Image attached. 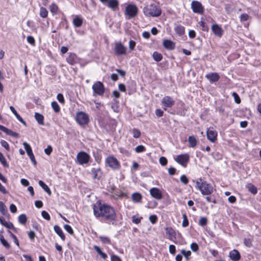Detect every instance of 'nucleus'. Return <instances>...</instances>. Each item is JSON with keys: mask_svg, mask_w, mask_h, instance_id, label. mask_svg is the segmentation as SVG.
Returning a JSON list of instances; mask_svg holds the SVG:
<instances>
[{"mask_svg": "<svg viewBox=\"0 0 261 261\" xmlns=\"http://www.w3.org/2000/svg\"><path fill=\"white\" fill-rule=\"evenodd\" d=\"M93 213L96 217H101L106 223L114 224L117 215L113 207L100 202H97L93 205Z\"/></svg>", "mask_w": 261, "mask_h": 261, "instance_id": "nucleus-1", "label": "nucleus"}, {"mask_svg": "<svg viewBox=\"0 0 261 261\" xmlns=\"http://www.w3.org/2000/svg\"><path fill=\"white\" fill-rule=\"evenodd\" d=\"M195 188L198 189L203 195H211L213 192L214 190L211 184L202 180L201 178H198L196 180Z\"/></svg>", "mask_w": 261, "mask_h": 261, "instance_id": "nucleus-2", "label": "nucleus"}, {"mask_svg": "<svg viewBox=\"0 0 261 261\" xmlns=\"http://www.w3.org/2000/svg\"><path fill=\"white\" fill-rule=\"evenodd\" d=\"M143 12L146 17H155L161 15V9L155 4H150L144 7Z\"/></svg>", "mask_w": 261, "mask_h": 261, "instance_id": "nucleus-3", "label": "nucleus"}, {"mask_svg": "<svg viewBox=\"0 0 261 261\" xmlns=\"http://www.w3.org/2000/svg\"><path fill=\"white\" fill-rule=\"evenodd\" d=\"M138 9L135 5H128L125 9L124 14L126 19L135 17L138 14Z\"/></svg>", "mask_w": 261, "mask_h": 261, "instance_id": "nucleus-4", "label": "nucleus"}, {"mask_svg": "<svg viewBox=\"0 0 261 261\" xmlns=\"http://www.w3.org/2000/svg\"><path fill=\"white\" fill-rule=\"evenodd\" d=\"M75 120L80 125H85L88 123L89 117L85 113L79 112L76 115Z\"/></svg>", "mask_w": 261, "mask_h": 261, "instance_id": "nucleus-5", "label": "nucleus"}, {"mask_svg": "<svg viewBox=\"0 0 261 261\" xmlns=\"http://www.w3.org/2000/svg\"><path fill=\"white\" fill-rule=\"evenodd\" d=\"M106 163L113 170H117L120 166L119 161L113 156H108L106 160Z\"/></svg>", "mask_w": 261, "mask_h": 261, "instance_id": "nucleus-6", "label": "nucleus"}, {"mask_svg": "<svg viewBox=\"0 0 261 261\" xmlns=\"http://www.w3.org/2000/svg\"><path fill=\"white\" fill-rule=\"evenodd\" d=\"M114 52L116 55L121 56L125 55L126 54L127 48L124 46L121 42H116L115 44L114 48Z\"/></svg>", "mask_w": 261, "mask_h": 261, "instance_id": "nucleus-7", "label": "nucleus"}, {"mask_svg": "<svg viewBox=\"0 0 261 261\" xmlns=\"http://www.w3.org/2000/svg\"><path fill=\"white\" fill-rule=\"evenodd\" d=\"M94 94L101 96L105 92V88L103 84L99 82H96L92 86Z\"/></svg>", "mask_w": 261, "mask_h": 261, "instance_id": "nucleus-8", "label": "nucleus"}, {"mask_svg": "<svg viewBox=\"0 0 261 261\" xmlns=\"http://www.w3.org/2000/svg\"><path fill=\"white\" fill-rule=\"evenodd\" d=\"M76 158L79 163L83 165L89 162L90 156L86 152L81 151L77 154Z\"/></svg>", "mask_w": 261, "mask_h": 261, "instance_id": "nucleus-9", "label": "nucleus"}, {"mask_svg": "<svg viewBox=\"0 0 261 261\" xmlns=\"http://www.w3.org/2000/svg\"><path fill=\"white\" fill-rule=\"evenodd\" d=\"M175 160L178 164L186 167L189 161V155L188 154H181L177 155Z\"/></svg>", "mask_w": 261, "mask_h": 261, "instance_id": "nucleus-10", "label": "nucleus"}, {"mask_svg": "<svg viewBox=\"0 0 261 261\" xmlns=\"http://www.w3.org/2000/svg\"><path fill=\"white\" fill-rule=\"evenodd\" d=\"M191 8L194 13L202 14L204 12V8L202 4L196 1H193L191 3Z\"/></svg>", "mask_w": 261, "mask_h": 261, "instance_id": "nucleus-11", "label": "nucleus"}, {"mask_svg": "<svg viewBox=\"0 0 261 261\" xmlns=\"http://www.w3.org/2000/svg\"><path fill=\"white\" fill-rule=\"evenodd\" d=\"M161 102L164 107V110H166L167 108L172 107L175 103L173 98L169 96H166L163 98Z\"/></svg>", "mask_w": 261, "mask_h": 261, "instance_id": "nucleus-12", "label": "nucleus"}, {"mask_svg": "<svg viewBox=\"0 0 261 261\" xmlns=\"http://www.w3.org/2000/svg\"><path fill=\"white\" fill-rule=\"evenodd\" d=\"M207 138L211 142L214 143L217 140V132L213 128H209L206 131Z\"/></svg>", "mask_w": 261, "mask_h": 261, "instance_id": "nucleus-13", "label": "nucleus"}, {"mask_svg": "<svg viewBox=\"0 0 261 261\" xmlns=\"http://www.w3.org/2000/svg\"><path fill=\"white\" fill-rule=\"evenodd\" d=\"M150 195L156 199L162 198V193L160 189L157 188H152L150 190Z\"/></svg>", "mask_w": 261, "mask_h": 261, "instance_id": "nucleus-14", "label": "nucleus"}, {"mask_svg": "<svg viewBox=\"0 0 261 261\" xmlns=\"http://www.w3.org/2000/svg\"><path fill=\"white\" fill-rule=\"evenodd\" d=\"M212 30L216 36L219 38L222 37L223 33V31L218 24H213L212 26Z\"/></svg>", "mask_w": 261, "mask_h": 261, "instance_id": "nucleus-15", "label": "nucleus"}, {"mask_svg": "<svg viewBox=\"0 0 261 261\" xmlns=\"http://www.w3.org/2000/svg\"><path fill=\"white\" fill-rule=\"evenodd\" d=\"M166 232L168 235V238L171 241H173L176 239V231L172 227H167L166 228Z\"/></svg>", "mask_w": 261, "mask_h": 261, "instance_id": "nucleus-16", "label": "nucleus"}, {"mask_svg": "<svg viewBox=\"0 0 261 261\" xmlns=\"http://www.w3.org/2000/svg\"><path fill=\"white\" fill-rule=\"evenodd\" d=\"M205 77L211 82L214 83L217 82L219 79V75L216 72L210 73L205 75Z\"/></svg>", "mask_w": 261, "mask_h": 261, "instance_id": "nucleus-17", "label": "nucleus"}, {"mask_svg": "<svg viewBox=\"0 0 261 261\" xmlns=\"http://www.w3.org/2000/svg\"><path fill=\"white\" fill-rule=\"evenodd\" d=\"M229 257L233 261H238L241 258V255L237 250L233 249L229 252Z\"/></svg>", "mask_w": 261, "mask_h": 261, "instance_id": "nucleus-18", "label": "nucleus"}, {"mask_svg": "<svg viewBox=\"0 0 261 261\" xmlns=\"http://www.w3.org/2000/svg\"><path fill=\"white\" fill-rule=\"evenodd\" d=\"M66 61L70 65H74L78 62V59L75 54L70 53L66 58Z\"/></svg>", "mask_w": 261, "mask_h": 261, "instance_id": "nucleus-19", "label": "nucleus"}, {"mask_svg": "<svg viewBox=\"0 0 261 261\" xmlns=\"http://www.w3.org/2000/svg\"><path fill=\"white\" fill-rule=\"evenodd\" d=\"M105 5L115 11L118 8L119 2L118 0H109Z\"/></svg>", "mask_w": 261, "mask_h": 261, "instance_id": "nucleus-20", "label": "nucleus"}, {"mask_svg": "<svg viewBox=\"0 0 261 261\" xmlns=\"http://www.w3.org/2000/svg\"><path fill=\"white\" fill-rule=\"evenodd\" d=\"M163 45L168 50H173L175 48L174 43L170 40H165L163 42Z\"/></svg>", "mask_w": 261, "mask_h": 261, "instance_id": "nucleus-21", "label": "nucleus"}, {"mask_svg": "<svg viewBox=\"0 0 261 261\" xmlns=\"http://www.w3.org/2000/svg\"><path fill=\"white\" fill-rule=\"evenodd\" d=\"M0 223L9 229H12L14 231H16V228L14 227L12 223L7 222L5 220V219L3 217H0Z\"/></svg>", "mask_w": 261, "mask_h": 261, "instance_id": "nucleus-22", "label": "nucleus"}, {"mask_svg": "<svg viewBox=\"0 0 261 261\" xmlns=\"http://www.w3.org/2000/svg\"><path fill=\"white\" fill-rule=\"evenodd\" d=\"M91 174L93 175L94 179H99L101 176L102 172L100 168H93L91 170Z\"/></svg>", "mask_w": 261, "mask_h": 261, "instance_id": "nucleus-23", "label": "nucleus"}, {"mask_svg": "<svg viewBox=\"0 0 261 261\" xmlns=\"http://www.w3.org/2000/svg\"><path fill=\"white\" fill-rule=\"evenodd\" d=\"M54 229L55 232L60 236L61 239L64 241L65 240V236L62 229L57 225L54 226Z\"/></svg>", "mask_w": 261, "mask_h": 261, "instance_id": "nucleus-24", "label": "nucleus"}, {"mask_svg": "<svg viewBox=\"0 0 261 261\" xmlns=\"http://www.w3.org/2000/svg\"><path fill=\"white\" fill-rule=\"evenodd\" d=\"M1 128H2L3 129L2 131L5 132L7 135L14 137L16 138L19 137V134L18 133L13 132L11 129L7 128L5 126L1 127Z\"/></svg>", "mask_w": 261, "mask_h": 261, "instance_id": "nucleus-25", "label": "nucleus"}, {"mask_svg": "<svg viewBox=\"0 0 261 261\" xmlns=\"http://www.w3.org/2000/svg\"><path fill=\"white\" fill-rule=\"evenodd\" d=\"M73 24L76 28H79L82 26L83 20L82 18L78 16H76L73 19Z\"/></svg>", "mask_w": 261, "mask_h": 261, "instance_id": "nucleus-26", "label": "nucleus"}, {"mask_svg": "<svg viewBox=\"0 0 261 261\" xmlns=\"http://www.w3.org/2000/svg\"><path fill=\"white\" fill-rule=\"evenodd\" d=\"M188 140L190 146L191 147L194 148L197 145L198 140H197L195 136H189Z\"/></svg>", "mask_w": 261, "mask_h": 261, "instance_id": "nucleus-27", "label": "nucleus"}, {"mask_svg": "<svg viewBox=\"0 0 261 261\" xmlns=\"http://www.w3.org/2000/svg\"><path fill=\"white\" fill-rule=\"evenodd\" d=\"M34 117L38 124L44 125V116L42 114L36 112Z\"/></svg>", "mask_w": 261, "mask_h": 261, "instance_id": "nucleus-28", "label": "nucleus"}, {"mask_svg": "<svg viewBox=\"0 0 261 261\" xmlns=\"http://www.w3.org/2000/svg\"><path fill=\"white\" fill-rule=\"evenodd\" d=\"M174 30L179 36H182L185 34V29L184 27L178 25L175 28Z\"/></svg>", "mask_w": 261, "mask_h": 261, "instance_id": "nucleus-29", "label": "nucleus"}, {"mask_svg": "<svg viewBox=\"0 0 261 261\" xmlns=\"http://www.w3.org/2000/svg\"><path fill=\"white\" fill-rule=\"evenodd\" d=\"M142 198V196L141 194L139 193L136 192L134 193L132 195V199L135 202H141Z\"/></svg>", "mask_w": 261, "mask_h": 261, "instance_id": "nucleus-30", "label": "nucleus"}, {"mask_svg": "<svg viewBox=\"0 0 261 261\" xmlns=\"http://www.w3.org/2000/svg\"><path fill=\"white\" fill-rule=\"evenodd\" d=\"M39 186L49 195H51V191L48 187L42 180L38 182Z\"/></svg>", "mask_w": 261, "mask_h": 261, "instance_id": "nucleus-31", "label": "nucleus"}, {"mask_svg": "<svg viewBox=\"0 0 261 261\" xmlns=\"http://www.w3.org/2000/svg\"><path fill=\"white\" fill-rule=\"evenodd\" d=\"M246 188L253 194H256L257 192V188L252 184H247Z\"/></svg>", "mask_w": 261, "mask_h": 261, "instance_id": "nucleus-32", "label": "nucleus"}, {"mask_svg": "<svg viewBox=\"0 0 261 261\" xmlns=\"http://www.w3.org/2000/svg\"><path fill=\"white\" fill-rule=\"evenodd\" d=\"M23 145L24 146L25 150H26V152H27L28 155L29 156H30L31 155L33 154L32 148H31L30 145L28 143H27V142H23Z\"/></svg>", "mask_w": 261, "mask_h": 261, "instance_id": "nucleus-33", "label": "nucleus"}, {"mask_svg": "<svg viewBox=\"0 0 261 261\" xmlns=\"http://www.w3.org/2000/svg\"><path fill=\"white\" fill-rule=\"evenodd\" d=\"M152 58L154 61L160 62L162 60L163 56L161 54L157 51H154L152 54Z\"/></svg>", "mask_w": 261, "mask_h": 261, "instance_id": "nucleus-34", "label": "nucleus"}, {"mask_svg": "<svg viewBox=\"0 0 261 261\" xmlns=\"http://www.w3.org/2000/svg\"><path fill=\"white\" fill-rule=\"evenodd\" d=\"M0 212L3 215H6L8 213V210L3 202L0 201Z\"/></svg>", "mask_w": 261, "mask_h": 261, "instance_id": "nucleus-35", "label": "nucleus"}, {"mask_svg": "<svg viewBox=\"0 0 261 261\" xmlns=\"http://www.w3.org/2000/svg\"><path fill=\"white\" fill-rule=\"evenodd\" d=\"M48 15V11L44 7H41L40 9V16L42 18H46Z\"/></svg>", "mask_w": 261, "mask_h": 261, "instance_id": "nucleus-36", "label": "nucleus"}, {"mask_svg": "<svg viewBox=\"0 0 261 261\" xmlns=\"http://www.w3.org/2000/svg\"><path fill=\"white\" fill-rule=\"evenodd\" d=\"M19 222L23 225L25 224L27 221V218L25 214H21L18 217Z\"/></svg>", "mask_w": 261, "mask_h": 261, "instance_id": "nucleus-37", "label": "nucleus"}, {"mask_svg": "<svg viewBox=\"0 0 261 261\" xmlns=\"http://www.w3.org/2000/svg\"><path fill=\"white\" fill-rule=\"evenodd\" d=\"M51 106L55 113H58L60 112V108L56 101H53L51 103Z\"/></svg>", "mask_w": 261, "mask_h": 261, "instance_id": "nucleus-38", "label": "nucleus"}, {"mask_svg": "<svg viewBox=\"0 0 261 261\" xmlns=\"http://www.w3.org/2000/svg\"><path fill=\"white\" fill-rule=\"evenodd\" d=\"M100 241L103 244H111V240L109 238L100 236L99 237Z\"/></svg>", "mask_w": 261, "mask_h": 261, "instance_id": "nucleus-39", "label": "nucleus"}, {"mask_svg": "<svg viewBox=\"0 0 261 261\" xmlns=\"http://www.w3.org/2000/svg\"><path fill=\"white\" fill-rule=\"evenodd\" d=\"M0 162L4 167L7 168L9 167V164L7 163L4 156L1 152H0Z\"/></svg>", "mask_w": 261, "mask_h": 261, "instance_id": "nucleus-40", "label": "nucleus"}, {"mask_svg": "<svg viewBox=\"0 0 261 261\" xmlns=\"http://www.w3.org/2000/svg\"><path fill=\"white\" fill-rule=\"evenodd\" d=\"M0 241L2 245L7 249H9L10 247V244L5 239L4 236L1 235L0 237Z\"/></svg>", "mask_w": 261, "mask_h": 261, "instance_id": "nucleus-41", "label": "nucleus"}, {"mask_svg": "<svg viewBox=\"0 0 261 261\" xmlns=\"http://www.w3.org/2000/svg\"><path fill=\"white\" fill-rule=\"evenodd\" d=\"M183 221L182 222V226L183 227H186L189 225V220L187 216L185 213L182 214Z\"/></svg>", "mask_w": 261, "mask_h": 261, "instance_id": "nucleus-42", "label": "nucleus"}, {"mask_svg": "<svg viewBox=\"0 0 261 261\" xmlns=\"http://www.w3.org/2000/svg\"><path fill=\"white\" fill-rule=\"evenodd\" d=\"M50 11L51 13L55 14L56 13L58 10V7L57 5L54 3L51 4L49 7Z\"/></svg>", "mask_w": 261, "mask_h": 261, "instance_id": "nucleus-43", "label": "nucleus"}, {"mask_svg": "<svg viewBox=\"0 0 261 261\" xmlns=\"http://www.w3.org/2000/svg\"><path fill=\"white\" fill-rule=\"evenodd\" d=\"M133 137L135 138H138L141 135L140 131L136 128H134L132 130Z\"/></svg>", "mask_w": 261, "mask_h": 261, "instance_id": "nucleus-44", "label": "nucleus"}, {"mask_svg": "<svg viewBox=\"0 0 261 261\" xmlns=\"http://www.w3.org/2000/svg\"><path fill=\"white\" fill-rule=\"evenodd\" d=\"M207 220L206 217H201L199 221V224L201 226L206 225Z\"/></svg>", "mask_w": 261, "mask_h": 261, "instance_id": "nucleus-45", "label": "nucleus"}, {"mask_svg": "<svg viewBox=\"0 0 261 261\" xmlns=\"http://www.w3.org/2000/svg\"><path fill=\"white\" fill-rule=\"evenodd\" d=\"M198 23L200 26L202 27V29L203 31L207 32L208 31V27L204 21H200Z\"/></svg>", "mask_w": 261, "mask_h": 261, "instance_id": "nucleus-46", "label": "nucleus"}, {"mask_svg": "<svg viewBox=\"0 0 261 261\" xmlns=\"http://www.w3.org/2000/svg\"><path fill=\"white\" fill-rule=\"evenodd\" d=\"M41 215L44 219H45L47 221H49L50 220V216H49V214L46 211H43L41 212Z\"/></svg>", "mask_w": 261, "mask_h": 261, "instance_id": "nucleus-47", "label": "nucleus"}, {"mask_svg": "<svg viewBox=\"0 0 261 261\" xmlns=\"http://www.w3.org/2000/svg\"><path fill=\"white\" fill-rule=\"evenodd\" d=\"M10 109L18 120H19L21 118L13 106H10Z\"/></svg>", "mask_w": 261, "mask_h": 261, "instance_id": "nucleus-48", "label": "nucleus"}, {"mask_svg": "<svg viewBox=\"0 0 261 261\" xmlns=\"http://www.w3.org/2000/svg\"><path fill=\"white\" fill-rule=\"evenodd\" d=\"M135 151L138 153L144 152L145 151V147L143 145L137 146L135 148Z\"/></svg>", "mask_w": 261, "mask_h": 261, "instance_id": "nucleus-49", "label": "nucleus"}, {"mask_svg": "<svg viewBox=\"0 0 261 261\" xmlns=\"http://www.w3.org/2000/svg\"><path fill=\"white\" fill-rule=\"evenodd\" d=\"M64 229L67 231L69 234H73V230L72 227L68 224H65L64 226Z\"/></svg>", "mask_w": 261, "mask_h": 261, "instance_id": "nucleus-50", "label": "nucleus"}, {"mask_svg": "<svg viewBox=\"0 0 261 261\" xmlns=\"http://www.w3.org/2000/svg\"><path fill=\"white\" fill-rule=\"evenodd\" d=\"M57 98L61 103L64 104L65 103L64 97L62 94H58L57 96Z\"/></svg>", "mask_w": 261, "mask_h": 261, "instance_id": "nucleus-51", "label": "nucleus"}, {"mask_svg": "<svg viewBox=\"0 0 261 261\" xmlns=\"http://www.w3.org/2000/svg\"><path fill=\"white\" fill-rule=\"evenodd\" d=\"M1 145L4 147L7 150L9 151L10 150L9 145V144L5 140L1 141Z\"/></svg>", "mask_w": 261, "mask_h": 261, "instance_id": "nucleus-52", "label": "nucleus"}, {"mask_svg": "<svg viewBox=\"0 0 261 261\" xmlns=\"http://www.w3.org/2000/svg\"><path fill=\"white\" fill-rule=\"evenodd\" d=\"M9 233L10 234V237H11V238L13 239V241H14V243H15V244L18 246H19V242H18V240L17 237H16V236L14 235L10 231H9Z\"/></svg>", "mask_w": 261, "mask_h": 261, "instance_id": "nucleus-53", "label": "nucleus"}, {"mask_svg": "<svg viewBox=\"0 0 261 261\" xmlns=\"http://www.w3.org/2000/svg\"><path fill=\"white\" fill-rule=\"evenodd\" d=\"M191 250L194 252H196L199 249V246L196 243H192L190 246Z\"/></svg>", "mask_w": 261, "mask_h": 261, "instance_id": "nucleus-54", "label": "nucleus"}, {"mask_svg": "<svg viewBox=\"0 0 261 261\" xmlns=\"http://www.w3.org/2000/svg\"><path fill=\"white\" fill-rule=\"evenodd\" d=\"M159 162L161 165L165 166L167 164V160L165 157L161 156L159 159Z\"/></svg>", "mask_w": 261, "mask_h": 261, "instance_id": "nucleus-55", "label": "nucleus"}, {"mask_svg": "<svg viewBox=\"0 0 261 261\" xmlns=\"http://www.w3.org/2000/svg\"><path fill=\"white\" fill-rule=\"evenodd\" d=\"M249 15L246 13L242 14L240 16V20L241 21H247L249 19Z\"/></svg>", "mask_w": 261, "mask_h": 261, "instance_id": "nucleus-56", "label": "nucleus"}, {"mask_svg": "<svg viewBox=\"0 0 261 261\" xmlns=\"http://www.w3.org/2000/svg\"><path fill=\"white\" fill-rule=\"evenodd\" d=\"M232 96H233L235 102L237 103H240L241 102V99L238 94L236 92L232 93Z\"/></svg>", "mask_w": 261, "mask_h": 261, "instance_id": "nucleus-57", "label": "nucleus"}, {"mask_svg": "<svg viewBox=\"0 0 261 261\" xmlns=\"http://www.w3.org/2000/svg\"><path fill=\"white\" fill-rule=\"evenodd\" d=\"M244 243L245 244V245L248 247H250L252 246V241L251 240V239H247V238H245L244 240Z\"/></svg>", "mask_w": 261, "mask_h": 261, "instance_id": "nucleus-58", "label": "nucleus"}, {"mask_svg": "<svg viewBox=\"0 0 261 261\" xmlns=\"http://www.w3.org/2000/svg\"><path fill=\"white\" fill-rule=\"evenodd\" d=\"M27 41L33 46H34L35 45V39H34V37H33L31 36H29L27 37Z\"/></svg>", "mask_w": 261, "mask_h": 261, "instance_id": "nucleus-59", "label": "nucleus"}, {"mask_svg": "<svg viewBox=\"0 0 261 261\" xmlns=\"http://www.w3.org/2000/svg\"><path fill=\"white\" fill-rule=\"evenodd\" d=\"M181 253L185 256L187 259H188L189 256L191 254L190 251H185L184 249L181 250Z\"/></svg>", "mask_w": 261, "mask_h": 261, "instance_id": "nucleus-60", "label": "nucleus"}, {"mask_svg": "<svg viewBox=\"0 0 261 261\" xmlns=\"http://www.w3.org/2000/svg\"><path fill=\"white\" fill-rule=\"evenodd\" d=\"M180 179L181 182L184 183L185 185H187L188 183L189 179L185 175H181Z\"/></svg>", "mask_w": 261, "mask_h": 261, "instance_id": "nucleus-61", "label": "nucleus"}, {"mask_svg": "<svg viewBox=\"0 0 261 261\" xmlns=\"http://www.w3.org/2000/svg\"><path fill=\"white\" fill-rule=\"evenodd\" d=\"M53 151V148L50 145H48L46 148L44 149V152L47 155H50Z\"/></svg>", "mask_w": 261, "mask_h": 261, "instance_id": "nucleus-62", "label": "nucleus"}, {"mask_svg": "<svg viewBox=\"0 0 261 261\" xmlns=\"http://www.w3.org/2000/svg\"><path fill=\"white\" fill-rule=\"evenodd\" d=\"M149 219L152 224H154L156 223L158 218L156 215H151L150 216Z\"/></svg>", "mask_w": 261, "mask_h": 261, "instance_id": "nucleus-63", "label": "nucleus"}, {"mask_svg": "<svg viewBox=\"0 0 261 261\" xmlns=\"http://www.w3.org/2000/svg\"><path fill=\"white\" fill-rule=\"evenodd\" d=\"M136 46V42L135 41L131 40L129 42V48L130 50H133L134 49V48Z\"/></svg>", "mask_w": 261, "mask_h": 261, "instance_id": "nucleus-64", "label": "nucleus"}]
</instances>
